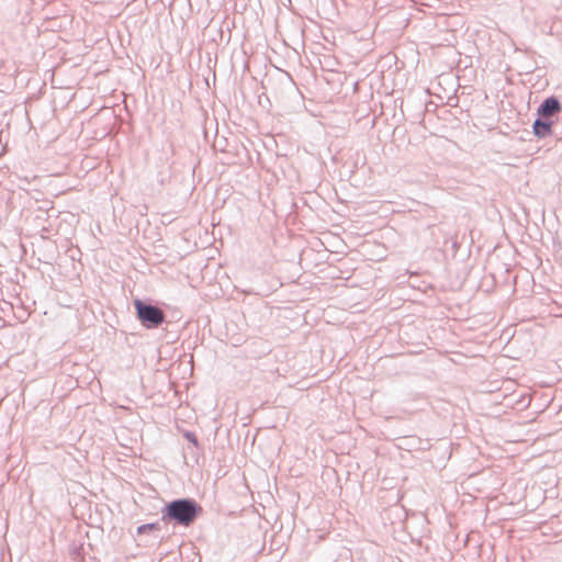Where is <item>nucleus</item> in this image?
<instances>
[{"label":"nucleus","mask_w":562,"mask_h":562,"mask_svg":"<svg viewBox=\"0 0 562 562\" xmlns=\"http://www.w3.org/2000/svg\"><path fill=\"white\" fill-rule=\"evenodd\" d=\"M203 508L193 498H178L167 503L161 509V520L189 527L202 514Z\"/></svg>","instance_id":"obj_1"},{"label":"nucleus","mask_w":562,"mask_h":562,"mask_svg":"<svg viewBox=\"0 0 562 562\" xmlns=\"http://www.w3.org/2000/svg\"><path fill=\"white\" fill-rule=\"evenodd\" d=\"M136 310V316L140 324L146 328H157L166 321L165 312L156 305L147 303L140 299L133 302Z\"/></svg>","instance_id":"obj_2"},{"label":"nucleus","mask_w":562,"mask_h":562,"mask_svg":"<svg viewBox=\"0 0 562 562\" xmlns=\"http://www.w3.org/2000/svg\"><path fill=\"white\" fill-rule=\"evenodd\" d=\"M562 111V104L555 95L546 98L537 109V116L555 122V117Z\"/></svg>","instance_id":"obj_3"},{"label":"nucleus","mask_w":562,"mask_h":562,"mask_svg":"<svg viewBox=\"0 0 562 562\" xmlns=\"http://www.w3.org/2000/svg\"><path fill=\"white\" fill-rule=\"evenodd\" d=\"M553 124L554 121L544 120L540 116H537L532 124V132L536 137L546 138L553 134Z\"/></svg>","instance_id":"obj_4"},{"label":"nucleus","mask_w":562,"mask_h":562,"mask_svg":"<svg viewBox=\"0 0 562 562\" xmlns=\"http://www.w3.org/2000/svg\"><path fill=\"white\" fill-rule=\"evenodd\" d=\"M153 530H160V526H159L158 522L140 525L137 528V533L138 535H143V533H147V532L153 531Z\"/></svg>","instance_id":"obj_5"},{"label":"nucleus","mask_w":562,"mask_h":562,"mask_svg":"<svg viewBox=\"0 0 562 562\" xmlns=\"http://www.w3.org/2000/svg\"><path fill=\"white\" fill-rule=\"evenodd\" d=\"M184 438H186L189 442H191L193 446L198 447L199 441H198L196 436H195L193 432H191V431H187V432L184 434Z\"/></svg>","instance_id":"obj_6"}]
</instances>
